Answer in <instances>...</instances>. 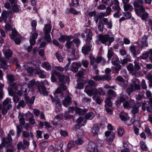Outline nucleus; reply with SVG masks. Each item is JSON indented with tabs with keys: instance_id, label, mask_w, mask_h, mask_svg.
Wrapping results in <instances>:
<instances>
[{
	"instance_id": "obj_1",
	"label": "nucleus",
	"mask_w": 152,
	"mask_h": 152,
	"mask_svg": "<svg viewBox=\"0 0 152 152\" xmlns=\"http://www.w3.org/2000/svg\"><path fill=\"white\" fill-rule=\"evenodd\" d=\"M98 36L99 40L102 44H104L105 46L107 45V42H108V45L109 46L114 40V38L113 37H110L109 35L107 34H100L98 35Z\"/></svg>"
},
{
	"instance_id": "obj_2",
	"label": "nucleus",
	"mask_w": 152,
	"mask_h": 152,
	"mask_svg": "<svg viewBox=\"0 0 152 152\" xmlns=\"http://www.w3.org/2000/svg\"><path fill=\"white\" fill-rule=\"evenodd\" d=\"M137 104L134 100L131 99L128 101H126L123 103V105L124 107L128 108H132L136 107Z\"/></svg>"
},
{
	"instance_id": "obj_3",
	"label": "nucleus",
	"mask_w": 152,
	"mask_h": 152,
	"mask_svg": "<svg viewBox=\"0 0 152 152\" xmlns=\"http://www.w3.org/2000/svg\"><path fill=\"white\" fill-rule=\"evenodd\" d=\"M37 89L40 94H42L46 96L48 95V91H47L46 87L43 84H38L37 85Z\"/></svg>"
},
{
	"instance_id": "obj_4",
	"label": "nucleus",
	"mask_w": 152,
	"mask_h": 152,
	"mask_svg": "<svg viewBox=\"0 0 152 152\" xmlns=\"http://www.w3.org/2000/svg\"><path fill=\"white\" fill-rule=\"evenodd\" d=\"M77 124L75 125V127L78 129L80 128L82 126H85L86 123V120L83 121V118L82 117H80L76 120Z\"/></svg>"
},
{
	"instance_id": "obj_5",
	"label": "nucleus",
	"mask_w": 152,
	"mask_h": 152,
	"mask_svg": "<svg viewBox=\"0 0 152 152\" xmlns=\"http://www.w3.org/2000/svg\"><path fill=\"white\" fill-rule=\"evenodd\" d=\"M88 110L87 109H82L77 107H75V114L79 116H83L87 112Z\"/></svg>"
},
{
	"instance_id": "obj_6",
	"label": "nucleus",
	"mask_w": 152,
	"mask_h": 152,
	"mask_svg": "<svg viewBox=\"0 0 152 152\" xmlns=\"http://www.w3.org/2000/svg\"><path fill=\"white\" fill-rule=\"evenodd\" d=\"M92 33L91 31H89L87 34L86 38V44L85 45L92 47V44L91 43V41L92 39Z\"/></svg>"
},
{
	"instance_id": "obj_7",
	"label": "nucleus",
	"mask_w": 152,
	"mask_h": 152,
	"mask_svg": "<svg viewBox=\"0 0 152 152\" xmlns=\"http://www.w3.org/2000/svg\"><path fill=\"white\" fill-rule=\"evenodd\" d=\"M148 36L145 34L142 37V40H141L142 45L141 47L142 49H143L144 47H148Z\"/></svg>"
},
{
	"instance_id": "obj_8",
	"label": "nucleus",
	"mask_w": 152,
	"mask_h": 152,
	"mask_svg": "<svg viewBox=\"0 0 152 152\" xmlns=\"http://www.w3.org/2000/svg\"><path fill=\"white\" fill-rule=\"evenodd\" d=\"M134 11L136 15L139 17L144 12H145L146 11L144 6H142L139 8H135Z\"/></svg>"
},
{
	"instance_id": "obj_9",
	"label": "nucleus",
	"mask_w": 152,
	"mask_h": 152,
	"mask_svg": "<svg viewBox=\"0 0 152 152\" xmlns=\"http://www.w3.org/2000/svg\"><path fill=\"white\" fill-rule=\"evenodd\" d=\"M59 81L63 84H66V83L69 82V76L65 75H64L58 77Z\"/></svg>"
},
{
	"instance_id": "obj_10",
	"label": "nucleus",
	"mask_w": 152,
	"mask_h": 152,
	"mask_svg": "<svg viewBox=\"0 0 152 152\" xmlns=\"http://www.w3.org/2000/svg\"><path fill=\"white\" fill-rule=\"evenodd\" d=\"M91 132L94 137H98V134L99 132V128L98 125L94 126L92 128Z\"/></svg>"
},
{
	"instance_id": "obj_11",
	"label": "nucleus",
	"mask_w": 152,
	"mask_h": 152,
	"mask_svg": "<svg viewBox=\"0 0 152 152\" xmlns=\"http://www.w3.org/2000/svg\"><path fill=\"white\" fill-rule=\"evenodd\" d=\"M71 98L69 96H67L62 101V103L65 107H67L68 105L72 102L71 101Z\"/></svg>"
},
{
	"instance_id": "obj_12",
	"label": "nucleus",
	"mask_w": 152,
	"mask_h": 152,
	"mask_svg": "<svg viewBox=\"0 0 152 152\" xmlns=\"http://www.w3.org/2000/svg\"><path fill=\"white\" fill-rule=\"evenodd\" d=\"M143 0H135L133 3V4L135 8H139L143 6L144 4Z\"/></svg>"
},
{
	"instance_id": "obj_13",
	"label": "nucleus",
	"mask_w": 152,
	"mask_h": 152,
	"mask_svg": "<svg viewBox=\"0 0 152 152\" xmlns=\"http://www.w3.org/2000/svg\"><path fill=\"white\" fill-rule=\"evenodd\" d=\"M24 99L27 104H32L34 103V101L35 99V96H33L30 99L29 96H24Z\"/></svg>"
},
{
	"instance_id": "obj_14",
	"label": "nucleus",
	"mask_w": 152,
	"mask_h": 152,
	"mask_svg": "<svg viewBox=\"0 0 152 152\" xmlns=\"http://www.w3.org/2000/svg\"><path fill=\"white\" fill-rule=\"evenodd\" d=\"M7 77L8 80L10 82L12 86L14 87L16 86V83L14 82L15 79L13 75H7Z\"/></svg>"
},
{
	"instance_id": "obj_15",
	"label": "nucleus",
	"mask_w": 152,
	"mask_h": 152,
	"mask_svg": "<svg viewBox=\"0 0 152 152\" xmlns=\"http://www.w3.org/2000/svg\"><path fill=\"white\" fill-rule=\"evenodd\" d=\"M91 48L90 46H87L84 45L82 48V52L85 55L88 54L90 52Z\"/></svg>"
},
{
	"instance_id": "obj_16",
	"label": "nucleus",
	"mask_w": 152,
	"mask_h": 152,
	"mask_svg": "<svg viewBox=\"0 0 152 152\" xmlns=\"http://www.w3.org/2000/svg\"><path fill=\"white\" fill-rule=\"evenodd\" d=\"M4 53L6 58L9 59L12 57L13 52L10 49H7L4 52Z\"/></svg>"
},
{
	"instance_id": "obj_17",
	"label": "nucleus",
	"mask_w": 152,
	"mask_h": 152,
	"mask_svg": "<svg viewBox=\"0 0 152 152\" xmlns=\"http://www.w3.org/2000/svg\"><path fill=\"white\" fill-rule=\"evenodd\" d=\"M76 145L75 141L71 140L69 141L67 145V149H66V152H69L71 148L74 147Z\"/></svg>"
},
{
	"instance_id": "obj_18",
	"label": "nucleus",
	"mask_w": 152,
	"mask_h": 152,
	"mask_svg": "<svg viewBox=\"0 0 152 152\" xmlns=\"http://www.w3.org/2000/svg\"><path fill=\"white\" fill-rule=\"evenodd\" d=\"M94 114L92 111L89 112L85 114L84 118L86 120H92L94 117Z\"/></svg>"
},
{
	"instance_id": "obj_19",
	"label": "nucleus",
	"mask_w": 152,
	"mask_h": 152,
	"mask_svg": "<svg viewBox=\"0 0 152 152\" xmlns=\"http://www.w3.org/2000/svg\"><path fill=\"white\" fill-rule=\"evenodd\" d=\"M51 21H50V23L48 24H46L45 25V27L46 28L44 31V34H49L51 31L52 26L51 24Z\"/></svg>"
},
{
	"instance_id": "obj_20",
	"label": "nucleus",
	"mask_w": 152,
	"mask_h": 152,
	"mask_svg": "<svg viewBox=\"0 0 152 152\" xmlns=\"http://www.w3.org/2000/svg\"><path fill=\"white\" fill-rule=\"evenodd\" d=\"M75 35L77 37L76 38L74 39L72 41L76 45V47L78 48L79 47L81 42L80 41L78 38V37L80 36V34H75Z\"/></svg>"
},
{
	"instance_id": "obj_21",
	"label": "nucleus",
	"mask_w": 152,
	"mask_h": 152,
	"mask_svg": "<svg viewBox=\"0 0 152 152\" xmlns=\"http://www.w3.org/2000/svg\"><path fill=\"white\" fill-rule=\"evenodd\" d=\"M130 85L131 86H132V88H133L134 91L140 89V85L137 84L135 81H133Z\"/></svg>"
},
{
	"instance_id": "obj_22",
	"label": "nucleus",
	"mask_w": 152,
	"mask_h": 152,
	"mask_svg": "<svg viewBox=\"0 0 152 152\" xmlns=\"http://www.w3.org/2000/svg\"><path fill=\"white\" fill-rule=\"evenodd\" d=\"M79 80L80 81H83V83H78L77 84V88L79 89H82L83 88L84 85L87 83V81L86 80H83L81 78H80Z\"/></svg>"
},
{
	"instance_id": "obj_23",
	"label": "nucleus",
	"mask_w": 152,
	"mask_h": 152,
	"mask_svg": "<svg viewBox=\"0 0 152 152\" xmlns=\"http://www.w3.org/2000/svg\"><path fill=\"white\" fill-rule=\"evenodd\" d=\"M137 105L134 107L132 108V109L131 110V113L134 115H135L139 112V108L141 106L139 102L137 103Z\"/></svg>"
},
{
	"instance_id": "obj_24",
	"label": "nucleus",
	"mask_w": 152,
	"mask_h": 152,
	"mask_svg": "<svg viewBox=\"0 0 152 152\" xmlns=\"http://www.w3.org/2000/svg\"><path fill=\"white\" fill-rule=\"evenodd\" d=\"M123 7L124 10L125 11L128 10L130 11H132L134 9L133 7L130 4H124Z\"/></svg>"
},
{
	"instance_id": "obj_25",
	"label": "nucleus",
	"mask_w": 152,
	"mask_h": 152,
	"mask_svg": "<svg viewBox=\"0 0 152 152\" xmlns=\"http://www.w3.org/2000/svg\"><path fill=\"white\" fill-rule=\"evenodd\" d=\"M58 40L59 42L63 43L66 41H67L68 40L67 35L63 34H61L60 37L58 38Z\"/></svg>"
},
{
	"instance_id": "obj_26",
	"label": "nucleus",
	"mask_w": 152,
	"mask_h": 152,
	"mask_svg": "<svg viewBox=\"0 0 152 152\" xmlns=\"http://www.w3.org/2000/svg\"><path fill=\"white\" fill-rule=\"evenodd\" d=\"M129 50L132 55L134 57L137 56V53L136 50V48L134 45H131L129 47Z\"/></svg>"
},
{
	"instance_id": "obj_27",
	"label": "nucleus",
	"mask_w": 152,
	"mask_h": 152,
	"mask_svg": "<svg viewBox=\"0 0 152 152\" xmlns=\"http://www.w3.org/2000/svg\"><path fill=\"white\" fill-rule=\"evenodd\" d=\"M9 142L6 137H4L2 140L1 143L0 145V148L4 147L6 145H8Z\"/></svg>"
},
{
	"instance_id": "obj_28",
	"label": "nucleus",
	"mask_w": 152,
	"mask_h": 152,
	"mask_svg": "<svg viewBox=\"0 0 152 152\" xmlns=\"http://www.w3.org/2000/svg\"><path fill=\"white\" fill-rule=\"evenodd\" d=\"M115 58L114 57H113V58L111 60V63L112 64L114 65L119 64V63H120V62L119 60V59L118 56L116 55H115Z\"/></svg>"
},
{
	"instance_id": "obj_29",
	"label": "nucleus",
	"mask_w": 152,
	"mask_h": 152,
	"mask_svg": "<svg viewBox=\"0 0 152 152\" xmlns=\"http://www.w3.org/2000/svg\"><path fill=\"white\" fill-rule=\"evenodd\" d=\"M42 67L47 71L50 70L51 69V64L48 62L45 61L42 64Z\"/></svg>"
},
{
	"instance_id": "obj_30",
	"label": "nucleus",
	"mask_w": 152,
	"mask_h": 152,
	"mask_svg": "<svg viewBox=\"0 0 152 152\" xmlns=\"http://www.w3.org/2000/svg\"><path fill=\"white\" fill-rule=\"evenodd\" d=\"M12 30V34L10 35V36L11 39H13L15 37L17 36L18 32L15 28L13 29Z\"/></svg>"
},
{
	"instance_id": "obj_31",
	"label": "nucleus",
	"mask_w": 152,
	"mask_h": 152,
	"mask_svg": "<svg viewBox=\"0 0 152 152\" xmlns=\"http://www.w3.org/2000/svg\"><path fill=\"white\" fill-rule=\"evenodd\" d=\"M115 54H114V52L113 51H112L111 50H108L107 54V56L108 58V60H110L113 56V58L115 57Z\"/></svg>"
},
{
	"instance_id": "obj_32",
	"label": "nucleus",
	"mask_w": 152,
	"mask_h": 152,
	"mask_svg": "<svg viewBox=\"0 0 152 152\" xmlns=\"http://www.w3.org/2000/svg\"><path fill=\"white\" fill-rule=\"evenodd\" d=\"M76 145H82L84 142V141L83 138L78 137L75 141Z\"/></svg>"
},
{
	"instance_id": "obj_33",
	"label": "nucleus",
	"mask_w": 152,
	"mask_h": 152,
	"mask_svg": "<svg viewBox=\"0 0 152 152\" xmlns=\"http://www.w3.org/2000/svg\"><path fill=\"white\" fill-rule=\"evenodd\" d=\"M140 146L142 149L143 151H147L148 150V147L145 144V142L143 141L140 142Z\"/></svg>"
},
{
	"instance_id": "obj_34",
	"label": "nucleus",
	"mask_w": 152,
	"mask_h": 152,
	"mask_svg": "<svg viewBox=\"0 0 152 152\" xmlns=\"http://www.w3.org/2000/svg\"><path fill=\"white\" fill-rule=\"evenodd\" d=\"M104 27V24L103 23L102 20H99L98 26L99 31L102 32L103 30Z\"/></svg>"
},
{
	"instance_id": "obj_35",
	"label": "nucleus",
	"mask_w": 152,
	"mask_h": 152,
	"mask_svg": "<svg viewBox=\"0 0 152 152\" xmlns=\"http://www.w3.org/2000/svg\"><path fill=\"white\" fill-rule=\"evenodd\" d=\"M79 5L78 0H72L70 4V6L75 7H78Z\"/></svg>"
},
{
	"instance_id": "obj_36",
	"label": "nucleus",
	"mask_w": 152,
	"mask_h": 152,
	"mask_svg": "<svg viewBox=\"0 0 152 152\" xmlns=\"http://www.w3.org/2000/svg\"><path fill=\"white\" fill-rule=\"evenodd\" d=\"M17 3H13V4L12 5V10L14 12L18 13L19 12V9L18 7Z\"/></svg>"
},
{
	"instance_id": "obj_37",
	"label": "nucleus",
	"mask_w": 152,
	"mask_h": 152,
	"mask_svg": "<svg viewBox=\"0 0 152 152\" xmlns=\"http://www.w3.org/2000/svg\"><path fill=\"white\" fill-rule=\"evenodd\" d=\"M88 150L91 151L93 152H98L99 151L98 149L97 148L96 146H94V147H92L90 145H88Z\"/></svg>"
},
{
	"instance_id": "obj_38",
	"label": "nucleus",
	"mask_w": 152,
	"mask_h": 152,
	"mask_svg": "<svg viewBox=\"0 0 152 152\" xmlns=\"http://www.w3.org/2000/svg\"><path fill=\"white\" fill-rule=\"evenodd\" d=\"M43 72L41 70H37L36 74L37 75L41 78H44L45 77V75L43 74Z\"/></svg>"
},
{
	"instance_id": "obj_39",
	"label": "nucleus",
	"mask_w": 152,
	"mask_h": 152,
	"mask_svg": "<svg viewBox=\"0 0 152 152\" xmlns=\"http://www.w3.org/2000/svg\"><path fill=\"white\" fill-rule=\"evenodd\" d=\"M116 92L113 90L109 89L107 92V94L110 96L113 97H115L116 96Z\"/></svg>"
},
{
	"instance_id": "obj_40",
	"label": "nucleus",
	"mask_w": 152,
	"mask_h": 152,
	"mask_svg": "<svg viewBox=\"0 0 152 152\" xmlns=\"http://www.w3.org/2000/svg\"><path fill=\"white\" fill-rule=\"evenodd\" d=\"M26 105V103L24 101L22 100L20 101L17 106V108L18 109L20 108V107H24Z\"/></svg>"
},
{
	"instance_id": "obj_41",
	"label": "nucleus",
	"mask_w": 152,
	"mask_h": 152,
	"mask_svg": "<svg viewBox=\"0 0 152 152\" xmlns=\"http://www.w3.org/2000/svg\"><path fill=\"white\" fill-rule=\"evenodd\" d=\"M124 129L121 127H119L118 129V136L119 137H122L124 133Z\"/></svg>"
},
{
	"instance_id": "obj_42",
	"label": "nucleus",
	"mask_w": 152,
	"mask_h": 152,
	"mask_svg": "<svg viewBox=\"0 0 152 152\" xmlns=\"http://www.w3.org/2000/svg\"><path fill=\"white\" fill-rule=\"evenodd\" d=\"M4 86V85L2 83L0 84V100L2 99L3 97V88Z\"/></svg>"
},
{
	"instance_id": "obj_43",
	"label": "nucleus",
	"mask_w": 152,
	"mask_h": 152,
	"mask_svg": "<svg viewBox=\"0 0 152 152\" xmlns=\"http://www.w3.org/2000/svg\"><path fill=\"white\" fill-rule=\"evenodd\" d=\"M0 61L2 68L4 69H7V65L6 61L4 60L1 59H0Z\"/></svg>"
},
{
	"instance_id": "obj_44",
	"label": "nucleus",
	"mask_w": 152,
	"mask_h": 152,
	"mask_svg": "<svg viewBox=\"0 0 152 152\" xmlns=\"http://www.w3.org/2000/svg\"><path fill=\"white\" fill-rule=\"evenodd\" d=\"M37 25V22L35 20H33L31 23L32 28L33 31H36V27Z\"/></svg>"
},
{
	"instance_id": "obj_45",
	"label": "nucleus",
	"mask_w": 152,
	"mask_h": 152,
	"mask_svg": "<svg viewBox=\"0 0 152 152\" xmlns=\"http://www.w3.org/2000/svg\"><path fill=\"white\" fill-rule=\"evenodd\" d=\"M72 44V41L68 40L65 44V46L67 49H69L71 48Z\"/></svg>"
},
{
	"instance_id": "obj_46",
	"label": "nucleus",
	"mask_w": 152,
	"mask_h": 152,
	"mask_svg": "<svg viewBox=\"0 0 152 152\" xmlns=\"http://www.w3.org/2000/svg\"><path fill=\"white\" fill-rule=\"evenodd\" d=\"M149 54L148 51H147L145 53H143L142 56H140V57L141 59L143 60H146L149 57Z\"/></svg>"
},
{
	"instance_id": "obj_47",
	"label": "nucleus",
	"mask_w": 152,
	"mask_h": 152,
	"mask_svg": "<svg viewBox=\"0 0 152 152\" xmlns=\"http://www.w3.org/2000/svg\"><path fill=\"white\" fill-rule=\"evenodd\" d=\"M115 133L113 132L110 137L107 138V140L108 141L109 143H111L113 141L114 138L115 137Z\"/></svg>"
},
{
	"instance_id": "obj_48",
	"label": "nucleus",
	"mask_w": 152,
	"mask_h": 152,
	"mask_svg": "<svg viewBox=\"0 0 152 152\" xmlns=\"http://www.w3.org/2000/svg\"><path fill=\"white\" fill-rule=\"evenodd\" d=\"M69 111H65L64 113V117L65 118L66 120L68 119H71L72 118L73 116L72 115H70L69 114Z\"/></svg>"
},
{
	"instance_id": "obj_49",
	"label": "nucleus",
	"mask_w": 152,
	"mask_h": 152,
	"mask_svg": "<svg viewBox=\"0 0 152 152\" xmlns=\"http://www.w3.org/2000/svg\"><path fill=\"white\" fill-rule=\"evenodd\" d=\"M68 63L66 64V66H65L64 67V70L65 71H67L69 68V67L71 64V61L73 60V59L72 58H68Z\"/></svg>"
},
{
	"instance_id": "obj_50",
	"label": "nucleus",
	"mask_w": 152,
	"mask_h": 152,
	"mask_svg": "<svg viewBox=\"0 0 152 152\" xmlns=\"http://www.w3.org/2000/svg\"><path fill=\"white\" fill-rule=\"evenodd\" d=\"M55 55L57 58L59 62H61L63 61V58L62 57L61 54L58 53V52L56 53Z\"/></svg>"
},
{
	"instance_id": "obj_51",
	"label": "nucleus",
	"mask_w": 152,
	"mask_h": 152,
	"mask_svg": "<svg viewBox=\"0 0 152 152\" xmlns=\"http://www.w3.org/2000/svg\"><path fill=\"white\" fill-rule=\"evenodd\" d=\"M148 16V13L145 11V12H144L139 17L141 18L142 20H145L147 18Z\"/></svg>"
},
{
	"instance_id": "obj_52",
	"label": "nucleus",
	"mask_w": 152,
	"mask_h": 152,
	"mask_svg": "<svg viewBox=\"0 0 152 152\" xmlns=\"http://www.w3.org/2000/svg\"><path fill=\"white\" fill-rule=\"evenodd\" d=\"M52 42L54 45L58 47L59 48H61V45L56 39H53Z\"/></svg>"
},
{
	"instance_id": "obj_53",
	"label": "nucleus",
	"mask_w": 152,
	"mask_h": 152,
	"mask_svg": "<svg viewBox=\"0 0 152 152\" xmlns=\"http://www.w3.org/2000/svg\"><path fill=\"white\" fill-rule=\"evenodd\" d=\"M134 91V89L132 88V86H131L130 85V87L128 88L126 90L127 93L129 95Z\"/></svg>"
},
{
	"instance_id": "obj_54",
	"label": "nucleus",
	"mask_w": 152,
	"mask_h": 152,
	"mask_svg": "<svg viewBox=\"0 0 152 152\" xmlns=\"http://www.w3.org/2000/svg\"><path fill=\"white\" fill-rule=\"evenodd\" d=\"M30 115H31V116L30 117V118H28L29 123L31 124H34L35 123L34 119L31 113L30 114ZM27 120L28 121V120Z\"/></svg>"
},
{
	"instance_id": "obj_55",
	"label": "nucleus",
	"mask_w": 152,
	"mask_h": 152,
	"mask_svg": "<svg viewBox=\"0 0 152 152\" xmlns=\"http://www.w3.org/2000/svg\"><path fill=\"white\" fill-rule=\"evenodd\" d=\"M78 69L74 65V64L72 63L71 66L70 70L73 72L76 73L78 71Z\"/></svg>"
},
{
	"instance_id": "obj_56",
	"label": "nucleus",
	"mask_w": 152,
	"mask_h": 152,
	"mask_svg": "<svg viewBox=\"0 0 152 152\" xmlns=\"http://www.w3.org/2000/svg\"><path fill=\"white\" fill-rule=\"evenodd\" d=\"M144 131L148 136H151L152 135V133L151 132V130L148 127H146Z\"/></svg>"
},
{
	"instance_id": "obj_57",
	"label": "nucleus",
	"mask_w": 152,
	"mask_h": 152,
	"mask_svg": "<svg viewBox=\"0 0 152 152\" xmlns=\"http://www.w3.org/2000/svg\"><path fill=\"white\" fill-rule=\"evenodd\" d=\"M61 94V95L62 96L63 93L60 87H58L56 90L55 91L54 93V95H55L56 94Z\"/></svg>"
},
{
	"instance_id": "obj_58",
	"label": "nucleus",
	"mask_w": 152,
	"mask_h": 152,
	"mask_svg": "<svg viewBox=\"0 0 152 152\" xmlns=\"http://www.w3.org/2000/svg\"><path fill=\"white\" fill-rule=\"evenodd\" d=\"M112 9L114 11H116L120 12L121 10V7L119 5H114L112 6Z\"/></svg>"
},
{
	"instance_id": "obj_59",
	"label": "nucleus",
	"mask_w": 152,
	"mask_h": 152,
	"mask_svg": "<svg viewBox=\"0 0 152 152\" xmlns=\"http://www.w3.org/2000/svg\"><path fill=\"white\" fill-rule=\"evenodd\" d=\"M17 128V135L19 137L22 132V128L19 126H16Z\"/></svg>"
},
{
	"instance_id": "obj_60",
	"label": "nucleus",
	"mask_w": 152,
	"mask_h": 152,
	"mask_svg": "<svg viewBox=\"0 0 152 152\" xmlns=\"http://www.w3.org/2000/svg\"><path fill=\"white\" fill-rule=\"evenodd\" d=\"M37 135L36 137L37 139L41 138L42 137V132L40 130H37L36 131Z\"/></svg>"
},
{
	"instance_id": "obj_61",
	"label": "nucleus",
	"mask_w": 152,
	"mask_h": 152,
	"mask_svg": "<svg viewBox=\"0 0 152 152\" xmlns=\"http://www.w3.org/2000/svg\"><path fill=\"white\" fill-rule=\"evenodd\" d=\"M134 68L135 69L137 70H139L141 69V67L138 62L135 61L134 62Z\"/></svg>"
},
{
	"instance_id": "obj_62",
	"label": "nucleus",
	"mask_w": 152,
	"mask_h": 152,
	"mask_svg": "<svg viewBox=\"0 0 152 152\" xmlns=\"http://www.w3.org/2000/svg\"><path fill=\"white\" fill-rule=\"evenodd\" d=\"M112 11H113L111 10V8L109 7H107L106 9V13H105L106 15L107 16L109 15L111 13Z\"/></svg>"
},
{
	"instance_id": "obj_63",
	"label": "nucleus",
	"mask_w": 152,
	"mask_h": 152,
	"mask_svg": "<svg viewBox=\"0 0 152 152\" xmlns=\"http://www.w3.org/2000/svg\"><path fill=\"white\" fill-rule=\"evenodd\" d=\"M70 13L75 15H77L78 14V12L73 8H70Z\"/></svg>"
},
{
	"instance_id": "obj_64",
	"label": "nucleus",
	"mask_w": 152,
	"mask_h": 152,
	"mask_svg": "<svg viewBox=\"0 0 152 152\" xmlns=\"http://www.w3.org/2000/svg\"><path fill=\"white\" fill-rule=\"evenodd\" d=\"M141 86L142 89H145L147 88V86L146 84L145 81L144 79L142 80Z\"/></svg>"
}]
</instances>
